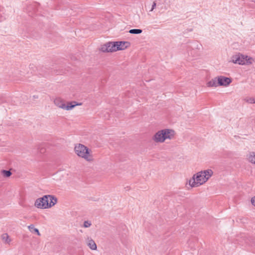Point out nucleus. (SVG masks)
I'll return each instance as SVG.
<instances>
[{"instance_id": "1", "label": "nucleus", "mask_w": 255, "mask_h": 255, "mask_svg": "<svg viewBox=\"0 0 255 255\" xmlns=\"http://www.w3.org/2000/svg\"><path fill=\"white\" fill-rule=\"evenodd\" d=\"M211 169L201 171L194 174L189 180V184L191 187H197L203 184L213 175Z\"/></svg>"}, {"instance_id": "2", "label": "nucleus", "mask_w": 255, "mask_h": 255, "mask_svg": "<svg viewBox=\"0 0 255 255\" xmlns=\"http://www.w3.org/2000/svg\"><path fill=\"white\" fill-rule=\"evenodd\" d=\"M175 132L171 129H163L158 131L153 135L152 139L156 142L163 143L167 139L173 138Z\"/></svg>"}, {"instance_id": "3", "label": "nucleus", "mask_w": 255, "mask_h": 255, "mask_svg": "<svg viewBox=\"0 0 255 255\" xmlns=\"http://www.w3.org/2000/svg\"><path fill=\"white\" fill-rule=\"evenodd\" d=\"M74 150L78 156L84 158L86 161L91 162L93 160L91 151L84 145L80 143L76 144Z\"/></svg>"}, {"instance_id": "4", "label": "nucleus", "mask_w": 255, "mask_h": 255, "mask_svg": "<svg viewBox=\"0 0 255 255\" xmlns=\"http://www.w3.org/2000/svg\"><path fill=\"white\" fill-rule=\"evenodd\" d=\"M232 62L235 64L240 65L250 64L252 63L253 59L251 57L245 56L241 54L233 55L232 57Z\"/></svg>"}, {"instance_id": "5", "label": "nucleus", "mask_w": 255, "mask_h": 255, "mask_svg": "<svg viewBox=\"0 0 255 255\" xmlns=\"http://www.w3.org/2000/svg\"><path fill=\"white\" fill-rule=\"evenodd\" d=\"M54 103L55 105L58 107L64 110H70L74 108L77 105H81V103L76 104L75 102L73 103H69L67 105H66L64 102L60 98H56Z\"/></svg>"}, {"instance_id": "6", "label": "nucleus", "mask_w": 255, "mask_h": 255, "mask_svg": "<svg viewBox=\"0 0 255 255\" xmlns=\"http://www.w3.org/2000/svg\"><path fill=\"white\" fill-rule=\"evenodd\" d=\"M34 205L36 207L39 209L48 208L47 197L44 195L42 198H38L36 200Z\"/></svg>"}, {"instance_id": "7", "label": "nucleus", "mask_w": 255, "mask_h": 255, "mask_svg": "<svg viewBox=\"0 0 255 255\" xmlns=\"http://www.w3.org/2000/svg\"><path fill=\"white\" fill-rule=\"evenodd\" d=\"M217 81H218L219 86L224 87L228 86L232 82L231 78L222 76L217 77Z\"/></svg>"}, {"instance_id": "8", "label": "nucleus", "mask_w": 255, "mask_h": 255, "mask_svg": "<svg viewBox=\"0 0 255 255\" xmlns=\"http://www.w3.org/2000/svg\"><path fill=\"white\" fill-rule=\"evenodd\" d=\"M116 43H117L116 48L118 50H124L129 47L130 45L128 41H116Z\"/></svg>"}, {"instance_id": "9", "label": "nucleus", "mask_w": 255, "mask_h": 255, "mask_svg": "<svg viewBox=\"0 0 255 255\" xmlns=\"http://www.w3.org/2000/svg\"><path fill=\"white\" fill-rule=\"evenodd\" d=\"M46 196L47 197L48 208H50L56 204L57 199L55 196L50 195Z\"/></svg>"}, {"instance_id": "10", "label": "nucleus", "mask_w": 255, "mask_h": 255, "mask_svg": "<svg viewBox=\"0 0 255 255\" xmlns=\"http://www.w3.org/2000/svg\"><path fill=\"white\" fill-rule=\"evenodd\" d=\"M218 86H219V84L217 81V77L212 79L207 83V86L208 87H217Z\"/></svg>"}, {"instance_id": "11", "label": "nucleus", "mask_w": 255, "mask_h": 255, "mask_svg": "<svg viewBox=\"0 0 255 255\" xmlns=\"http://www.w3.org/2000/svg\"><path fill=\"white\" fill-rule=\"evenodd\" d=\"M108 46H109L108 49L110 52H114L118 50L116 48L117 46L116 42H109L108 43Z\"/></svg>"}, {"instance_id": "12", "label": "nucleus", "mask_w": 255, "mask_h": 255, "mask_svg": "<svg viewBox=\"0 0 255 255\" xmlns=\"http://www.w3.org/2000/svg\"><path fill=\"white\" fill-rule=\"evenodd\" d=\"M1 239L3 242L6 244H9L11 242V239L7 233L2 234L1 235Z\"/></svg>"}, {"instance_id": "13", "label": "nucleus", "mask_w": 255, "mask_h": 255, "mask_svg": "<svg viewBox=\"0 0 255 255\" xmlns=\"http://www.w3.org/2000/svg\"><path fill=\"white\" fill-rule=\"evenodd\" d=\"M88 246L92 250H96L97 249V245L93 240H90L89 241Z\"/></svg>"}, {"instance_id": "14", "label": "nucleus", "mask_w": 255, "mask_h": 255, "mask_svg": "<svg viewBox=\"0 0 255 255\" xmlns=\"http://www.w3.org/2000/svg\"><path fill=\"white\" fill-rule=\"evenodd\" d=\"M142 32V30L140 29H131L129 30V33L131 34H140Z\"/></svg>"}, {"instance_id": "15", "label": "nucleus", "mask_w": 255, "mask_h": 255, "mask_svg": "<svg viewBox=\"0 0 255 255\" xmlns=\"http://www.w3.org/2000/svg\"><path fill=\"white\" fill-rule=\"evenodd\" d=\"M249 160L251 163L255 164V152H253L250 155V156L249 157Z\"/></svg>"}, {"instance_id": "16", "label": "nucleus", "mask_w": 255, "mask_h": 255, "mask_svg": "<svg viewBox=\"0 0 255 255\" xmlns=\"http://www.w3.org/2000/svg\"><path fill=\"white\" fill-rule=\"evenodd\" d=\"M28 228L30 231H32V230H33V231L35 233H36L38 236L40 235L38 230L37 228H35L33 225L31 224V225L28 226Z\"/></svg>"}, {"instance_id": "17", "label": "nucleus", "mask_w": 255, "mask_h": 255, "mask_svg": "<svg viewBox=\"0 0 255 255\" xmlns=\"http://www.w3.org/2000/svg\"><path fill=\"white\" fill-rule=\"evenodd\" d=\"M1 173L3 176L8 177L11 175V172L9 170H2Z\"/></svg>"}, {"instance_id": "18", "label": "nucleus", "mask_w": 255, "mask_h": 255, "mask_svg": "<svg viewBox=\"0 0 255 255\" xmlns=\"http://www.w3.org/2000/svg\"><path fill=\"white\" fill-rule=\"evenodd\" d=\"M245 100L250 104L255 103V98L254 97H247L245 99Z\"/></svg>"}, {"instance_id": "19", "label": "nucleus", "mask_w": 255, "mask_h": 255, "mask_svg": "<svg viewBox=\"0 0 255 255\" xmlns=\"http://www.w3.org/2000/svg\"><path fill=\"white\" fill-rule=\"evenodd\" d=\"M108 47H109V46H108V43H107L102 46L101 50L102 51H103L104 52H109L110 51L109 50Z\"/></svg>"}, {"instance_id": "20", "label": "nucleus", "mask_w": 255, "mask_h": 255, "mask_svg": "<svg viewBox=\"0 0 255 255\" xmlns=\"http://www.w3.org/2000/svg\"><path fill=\"white\" fill-rule=\"evenodd\" d=\"M91 226V223L90 221H86L84 223L83 226L85 228H88Z\"/></svg>"}, {"instance_id": "21", "label": "nucleus", "mask_w": 255, "mask_h": 255, "mask_svg": "<svg viewBox=\"0 0 255 255\" xmlns=\"http://www.w3.org/2000/svg\"><path fill=\"white\" fill-rule=\"evenodd\" d=\"M156 5V2H155V1H154L153 2L152 5V7H151V9L150 11H152L155 8Z\"/></svg>"}, {"instance_id": "22", "label": "nucleus", "mask_w": 255, "mask_h": 255, "mask_svg": "<svg viewBox=\"0 0 255 255\" xmlns=\"http://www.w3.org/2000/svg\"><path fill=\"white\" fill-rule=\"evenodd\" d=\"M252 204L255 206V197H253L251 199Z\"/></svg>"}, {"instance_id": "23", "label": "nucleus", "mask_w": 255, "mask_h": 255, "mask_svg": "<svg viewBox=\"0 0 255 255\" xmlns=\"http://www.w3.org/2000/svg\"><path fill=\"white\" fill-rule=\"evenodd\" d=\"M28 9L30 10V9H31V6H29V7H28Z\"/></svg>"}, {"instance_id": "24", "label": "nucleus", "mask_w": 255, "mask_h": 255, "mask_svg": "<svg viewBox=\"0 0 255 255\" xmlns=\"http://www.w3.org/2000/svg\"><path fill=\"white\" fill-rule=\"evenodd\" d=\"M33 97H34V98H37V96H36H36H34Z\"/></svg>"}, {"instance_id": "25", "label": "nucleus", "mask_w": 255, "mask_h": 255, "mask_svg": "<svg viewBox=\"0 0 255 255\" xmlns=\"http://www.w3.org/2000/svg\"><path fill=\"white\" fill-rule=\"evenodd\" d=\"M252 0L255 2V0Z\"/></svg>"}]
</instances>
